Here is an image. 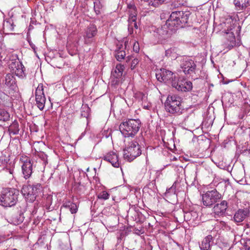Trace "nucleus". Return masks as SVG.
<instances>
[{
    "mask_svg": "<svg viewBox=\"0 0 250 250\" xmlns=\"http://www.w3.org/2000/svg\"><path fill=\"white\" fill-rule=\"evenodd\" d=\"M139 60L138 59H134L132 61V62H131V66H130V67H131V69H133L135 68V66H136V65L139 63Z\"/></svg>",
    "mask_w": 250,
    "mask_h": 250,
    "instance_id": "38",
    "label": "nucleus"
},
{
    "mask_svg": "<svg viewBox=\"0 0 250 250\" xmlns=\"http://www.w3.org/2000/svg\"><path fill=\"white\" fill-rule=\"evenodd\" d=\"M228 208V202L226 200H223L220 203L214 205L213 208V213L217 216H225Z\"/></svg>",
    "mask_w": 250,
    "mask_h": 250,
    "instance_id": "17",
    "label": "nucleus"
},
{
    "mask_svg": "<svg viewBox=\"0 0 250 250\" xmlns=\"http://www.w3.org/2000/svg\"><path fill=\"white\" fill-rule=\"evenodd\" d=\"M247 250H250V247L248 248Z\"/></svg>",
    "mask_w": 250,
    "mask_h": 250,
    "instance_id": "46",
    "label": "nucleus"
},
{
    "mask_svg": "<svg viewBox=\"0 0 250 250\" xmlns=\"http://www.w3.org/2000/svg\"><path fill=\"white\" fill-rule=\"evenodd\" d=\"M97 33V29L94 24H90L85 30L83 38L85 44H90L93 42L94 37Z\"/></svg>",
    "mask_w": 250,
    "mask_h": 250,
    "instance_id": "14",
    "label": "nucleus"
},
{
    "mask_svg": "<svg viewBox=\"0 0 250 250\" xmlns=\"http://www.w3.org/2000/svg\"><path fill=\"white\" fill-rule=\"evenodd\" d=\"M125 68V67L124 65L120 63L117 64L115 68L112 70L111 74L115 76L122 77Z\"/></svg>",
    "mask_w": 250,
    "mask_h": 250,
    "instance_id": "26",
    "label": "nucleus"
},
{
    "mask_svg": "<svg viewBox=\"0 0 250 250\" xmlns=\"http://www.w3.org/2000/svg\"><path fill=\"white\" fill-rule=\"evenodd\" d=\"M133 29H129V25H128V30L129 32L130 33V34L133 33Z\"/></svg>",
    "mask_w": 250,
    "mask_h": 250,
    "instance_id": "43",
    "label": "nucleus"
},
{
    "mask_svg": "<svg viewBox=\"0 0 250 250\" xmlns=\"http://www.w3.org/2000/svg\"><path fill=\"white\" fill-rule=\"evenodd\" d=\"M89 110L90 109L88 106H84L82 107L81 111V116L87 118L89 114Z\"/></svg>",
    "mask_w": 250,
    "mask_h": 250,
    "instance_id": "34",
    "label": "nucleus"
},
{
    "mask_svg": "<svg viewBox=\"0 0 250 250\" xmlns=\"http://www.w3.org/2000/svg\"><path fill=\"white\" fill-rule=\"evenodd\" d=\"M8 131L10 134H18L19 131V124L17 122H14L9 126Z\"/></svg>",
    "mask_w": 250,
    "mask_h": 250,
    "instance_id": "28",
    "label": "nucleus"
},
{
    "mask_svg": "<svg viewBox=\"0 0 250 250\" xmlns=\"http://www.w3.org/2000/svg\"><path fill=\"white\" fill-rule=\"evenodd\" d=\"M35 97L36 105L40 110H43L46 102V98L42 83H40L37 87L35 91Z\"/></svg>",
    "mask_w": 250,
    "mask_h": 250,
    "instance_id": "11",
    "label": "nucleus"
},
{
    "mask_svg": "<svg viewBox=\"0 0 250 250\" xmlns=\"http://www.w3.org/2000/svg\"><path fill=\"white\" fill-rule=\"evenodd\" d=\"M125 45L121 44L118 46L117 49L115 51V56L116 59L118 61H121L125 59L126 55L125 49Z\"/></svg>",
    "mask_w": 250,
    "mask_h": 250,
    "instance_id": "21",
    "label": "nucleus"
},
{
    "mask_svg": "<svg viewBox=\"0 0 250 250\" xmlns=\"http://www.w3.org/2000/svg\"><path fill=\"white\" fill-rule=\"evenodd\" d=\"M166 1V0H158V1L159 2V3L161 4H162V3H163L165 1Z\"/></svg>",
    "mask_w": 250,
    "mask_h": 250,
    "instance_id": "44",
    "label": "nucleus"
},
{
    "mask_svg": "<svg viewBox=\"0 0 250 250\" xmlns=\"http://www.w3.org/2000/svg\"><path fill=\"white\" fill-rule=\"evenodd\" d=\"M141 147L135 140L128 143L124 150V157L128 161H132L141 154Z\"/></svg>",
    "mask_w": 250,
    "mask_h": 250,
    "instance_id": "6",
    "label": "nucleus"
},
{
    "mask_svg": "<svg viewBox=\"0 0 250 250\" xmlns=\"http://www.w3.org/2000/svg\"><path fill=\"white\" fill-rule=\"evenodd\" d=\"M3 84L5 88L9 91V94L12 93L18 90L16 79L13 74H7L3 80Z\"/></svg>",
    "mask_w": 250,
    "mask_h": 250,
    "instance_id": "12",
    "label": "nucleus"
},
{
    "mask_svg": "<svg viewBox=\"0 0 250 250\" xmlns=\"http://www.w3.org/2000/svg\"><path fill=\"white\" fill-rule=\"evenodd\" d=\"M21 161L23 162L22 165V171L25 179L30 177L32 173V164L31 163L30 159L27 157H22Z\"/></svg>",
    "mask_w": 250,
    "mask_h": 250,
    "instance_id": "16",
    "label": "nucleus"
},
{
    "mask_svg": "<svg viewBox=\"0 0 250 250\" xmlns=\"http://www.w3.org/2000/svg\"><path fill=\"white\" fill-rule=\"evenodd\" d=\"M176 85H173V87L176 90L181 92H187L191 90L192 88V83L190 81H186L185 79L179 80L178 79L176 81Z\"/></svg>",
    "mask_w": 250,
    "mask_h": 250,
    "instance_id": "15",
    "label": "nucleus"
},
{
    "mask_svg": "<svg viewBox=\"0 0 250 250\" xmlns=\"http://www.w3.org/2000/svg\"><path fill=\"white\" fill-rule=\"evenodd\" d=\"M233 3L235 9L240 12L245 11L250 5L249 0H233Z\"/></svg>",
    "mask_w": 250,
    "mask_h": 250,
    "instance_id": "20",
    "label": "nucleus"
},
{
    "mask_svg": "<svg viewBox=\"0 0 250 250\" xmlns=\"http://www.w3.org/2000/svg\"><path fill=\"white\" fill-rule=\"evenodd\" d=\"M109 197V194L105 191H103L98 195V198L104 200H107Z\"/></svg>",
    "mask_w": 250,
    "mask_h": 250,
    "instance_id": "35",
    "label": "nucleus"
},
{
    "mask_svg": "<svg viewBox=\"0 0 250 250\" xmlns=\"http://www.w3.org/2000/svg\"><path fill=\"white\" fill-rule=\"evenodd\" d=\"M9 68L12 73L19 78H23L26 76L25 67L19 59L12 61L9 64Z\"/></svg>",
    "mask_w": 250,
    "mask_h": 250,
    "instance_id": "10",
    "label": "nucleus"
},
{
    "mask_svg": "<svg viewBox=\"0 0 250 250\" xmlns=\"http://www.w3.org/2000/svg\"><path fill=\"white\" fill-rule=\"evenodd\" d=\"M29 42V45L30 46V47L34 50V51L35 52V50H36V46L35 45L32 43L30 41H28Z\"/></svg>",
    "mask_w": 250,
    "mask_h": 250,
    "instance_id": "42",
    "label": "nucleus"
},
{
    "mask_svg": "<svg viewBox=\"0 0 250 250\" xmlns=\"http://www.w3.org/2000/svg\"><path fill=\"white\" fill-rule=\"evenodd\" d=\"M62 207L65 208L69 209L72 214L76 213L78 210V207L77 205L70 201L64 202Z\"/></svg>",
    "mask_w": 250,
    "mask_h": 250,
    "instance_id": "23",
    "label": "nucleus"
},
{
    "mask_svg": "<svg viewBox=\"0 0 250 250\" xmlns=\"http://www.w3.org/2000/svg\"><path fill=\"white\" fill-rule=\"evenodd\" d=\"M202 197L203 205L211 207L222 198V195L214 188L204 192Z\"/></svg>",
    "mask_w": 250,
    "mask_h": 250,
    "instance_id": "7",
    "label": "nucleus"
},
{
    "mask_svg": "<svg viewBox=\"0 0 250 250\" xmlns=\"http://www.w3.org/2000/svg\"><path fill=\"white\" fill-rule=\"evenodd\" d=\"M141 124V121L139 119H129L122 122L119 126V129L125 137H132L138 132Z\"/></svg>",
    "mask_w": 250,
    "mask_h": 250,
    "instance_id": "4",
    "label": "nucleus"
},
{
    "mask_svg": "<svg viewBox=\"0 0 250 250\" xmlns=\"http://www.w3.org/2000/svg\"><path fill=\"white\" fill-rule=\"evenodd\" d=\"M121 77L115 76L111 74L110 77V83L111 86L116 87L121 82Z\"/></svg>",
    "mask_w": 250,
    "mask_h": 250,
    "instance_id": "30",
    "label": "nucleus"
},
{
    "mask_svg": "<svg viewBox=\"0 0 250 250\" xmlns=\"http://www.w3.org/2000/svg\"><path fill=\"white\" fill-rule=\"evenodd\" d=\"M219 226L223 229H230V227L228 226L227 223L224 221H220L219 223Z\"/></svg>",
    "mask_w": 250,
    "mask_h": 250,
    "instance_id": "39",
    "label": "nucleus"
},
{
    "mask_svg": "<svg viewBox=\"0 0 250 250\" xmlns=\"http://www.w3.org/2000/svg\"><path fill=\"white\" fill-rule=\"evenodd\" d=\"M42 190V187L41 184L36 183L32 185H23L21 191L26 201L32 203L36 200L38 194L41 193Z\"/></svg>",
    "mask_w": 250,
    "mask_h": 250,
    "instance_id": "5",
    "label": "nucleus"
},
{
    "mask_svg": "<svg viewBox=\"0 0 250 250\" xmlns=\"http://www.w3.org/2000/svg\"><path fill=\"white\" fill-rule=\"evenodd\" d=\"M159 74H156V77L159 81H162L167 84H170L172 86L176 85V82L178 79L177 74L172 72L165 69H161L160 77Z\"/></svg>",
    "mask_w": 250,
    "mask_h": 250,
    "instance_id": "8",
    "label": "nucleus"
},
{
    "mask_svg": "<svg viewBox=\"0 0 250 250\" xmlns=\"http://www.w3.org/2000/svg\"><path fill=\"white\" fill-rule=\"evenodd\" d=\"M148 5L154 7H158L160 4L159 3L158 0H149Z\"/></svg>",
    "mask_w": 250,
    "mask_h": 250,
    "instance_id": "36",
    "label": "nucleus"
},
{
    "mask_svg": "<svg viewBox=\"0 0 250 250\" xmlns=\"http://www.w3.org/2000/svg\"><path fill=\"white\" fill-rule=\"evenodd\" d=\"M9 172H10V173L12 174L13 170H9Z\"/></svg>",
    "mask_w": 250,
    "mask_h": 250,
    "instance_id": "45",
    "label": "nucleus"
},
{
    "mask_svg": "<svg viewBox=\"0 0 250 250\" xmlns=\"http://www.w3.org/2000/svg\"><path fill=\"white\" fill-rule=\"evenodd\" d=\"M133 49L134 52L136 53H138L140 50L139 44L138 42H135L134 43Z\"/></svg>",
    "mask_w": 250,
    "mask_h": 250,
    "instance_id": "40",
    "label": "nucleus"
},
{
    "mask_svg": "<svg viewBox=\"0 0 250 250\" xmlns=\"http://www.w3.org/2000/svg\"><path fill=\"white\" fill-rule=\"evenodd\" d=\"M165 55L168 58H171V59H176L178 56L177 48L173 47L166 50Z\"/></svg>",
    "mask_w": 250,
    "mask_h": 250,
    "instance_id": "25",
    "label": "nucleus"
},
{
    "mask_svg": "<svg viewBox=\"0 0 250 250\" xmlns=\"http://www.w3.org/2000/svg\"><path fill=\"white\" fill-rule=\"evenodd\" d=\"M185 218H187L188 220L195 221L198 217V213L195 211H190L187 212L185 214Z\"/></svg>",
    "mask_w": 250,
    "mask_h": 250,
    "instance_id": "27",
    "label": "nucleus"
},
{
    "mask_svg": "<svg viewBox=\"0 0 250 250\" xmlns=\"http://www.w3.org/2000/svg\"><path fill=\"white\" fill-rule=\"evenodd\" d=\"M127 7L128 8L129 18H132L133 14L134 15V19H136L137 11L135 5L133 4H129L128 5Z\"/></svg>",
    "mask_w": 250,
    "mask_h": 250,
    "instance_id": "31",
    "label": "nucleus"
},
{
    "mask_svg": "<svg viewBox=\"0 0 250 250\" xmlns=\"http://www.w3.org/2000/svg\"><path fill=\"white\" fill-rule=\"evenodd\" d=\"M235 44V39L234 36L232 34V36L230 38V42L229 44V46L230 47H232Z\"/></svg>",
    "mask_w": 250,
    "mask_h": 250,
    "instance_id": "41",
    "label": "nucleus"
},
{
    "mask_svg": "<svg viewBox=\"0 0 250 250\" xmlns=\"http://www.w3.org/2000/svg\"><path fill=\"white\" fill-rule=\"evenodd\" d=\"M103 159L110 163L112 166L115 167H120L118 155L113 151H110L106 154L103 157Z\"/></svg>",
    "mask_w": 250,
    "mask_h": 250,
    "instance_id": "18",
    "label": "nucleus"
},
{
    "mask_svg": "<svg viewBox=\"0 0 250 250\" xmlns=\"http://www.w3.org/2000/svg\"><path fill=\"white\" fill-rule=\"evenodd\" d=\"M133 16L132 17V18H129L128 20L129 28L133 29L134 27L135 28L137 29L138 26L137 24L136 19H134V15L133 14Z\"/></svg>",
    "mask_w": 250,
    "mask_h": 250,
    "instance_id": "32",
    "label": "nucleus"
},
{
    "mask_svg": "<svg viewBox=\"0 0 250 250\" xmlns=\"http://www.w3.org/2000/svg\"><path fill=\"white\" fill-rule=\"evenodd\" d=\"M249 215V211L247 209H239L234 214V221L237 223H240L244 220Z\"/></svg>",
    "mask_w": 250,
    "mask_h": 250,
    "instance_id": "19",
    "label": "nucleus"
},
{
    "mask_svg": "<svg viewBox=\"0 0 250 250\" xmlns=\"http://www.w3.org/2000/svg\"><path fill=\"white\" fill-rule=\"evenodd\" d=\"M181 67L185 74L190 75L192 76L193 74L195 73L196 65L192 60L186 59L183 60Z\"/></svg>",
    "mask_w": 250,
    "mask_h": 250,
    "instance_id": "13",
    "label": "nucleus"
},
{
    "mask_svg": "<svg viewBox=\"0 0 250 250\" xmlns=\"http://www.w3.org/2000/svg\"><path fill=\"white\" fill-rule=\"evenodd\" d=\"M188 15L183 11H176L170 14L166 23L171 30L175 31L178 28L183 27L188 22Z\"/></svg>",
    "mask_w": 250,
    "mask_h": 250,
    "instance_id": "1",
    "label": "nucleus"
},
{
    "mask_svg": "<svg viewBox=\"0 0 250 250\" xmlns=\"http://www.w3.org/2000/svg\"><path fill=\"white\" fill-rule=\"evenodd\" d=\"M94 9L95 12L97 14L100 13V9L102 8V5L101 1L99 0H96L94 2Z\"/></svg>",
    "mask_w": 250,
    "mask_h": 250,
    "instance_id": "33",
    "label": "nucleus"
},
{
    "mask_svg": "<svg viewBox=\"0 0 250 250\" xmlns=\"http://www.w3.org/2000/svg\"><path fill=\"white\" fill-rule=\"evenodd\" d=\"M19 195V190L15 188H4L1 192L0 204L5 207L13 206L18 201Z\"/></svg>",
    "mask_w": 250,
    "mask_h": 250,
    "instance_id": "2",
    "label": "nucleus"
},
{
    "mask_svg": "<svg viewBox=\"0 0 250 250\" xmlns=\"http://www.w3.org/2000/svg\"><path fill=\"white\" fill-rule=\"evenodd\" d=\"M166 111L172 114L180 115L184 110L182 98L176 95H168L165 103Z\"/></svg>",
    "mask_w": 250,
    "mask_h": 250,
    "instance_id": "3",
    "label": "nucleus"
},
{
    "mask_svg": "<svg viewBox=\"0 0 250 250\" xmlns=\"http://www.w3.org/2000/svg\"><path fill=\"white\" fill-rule=\"evenodd\" d=\"M86 171H89V168H87Z\"/></svg>",
    "mask_w": 250,
    "mask_h": 250,
    "instance_id": "47",
    "label": "nucleus"
},
{
    "mask_svg": "<svg viewBox=\"0 0 250 250\" xmlns=\"http://www.w3.org/2000/svg\"><path fill=\"white\" fill-rule=\"evenodd\" d=\"M3 30L5 32L12 31L14 28V22L13 20L8 19L5 20L3 23Z\"/></svg>",
    "mask_w": 250,
    "mask_h": 250,
    "instance_id": "24",
    "label": "nucleus"
},
{
    "mask_svg": "<svg viewBox=\"0 0 250 250\" xmlns=\"http://www.w3.org/2000/svg\"><path fill=\"white\" fill-rule=\"evenodd\" d=\"M213 237L211 235L207 236L199 244L201 250H208L210 248V243L212 241Z\"/></svg>",
    "mask_w": 250,
    "mask_h": 250,
    "instance_id": "22",
    "label": "nucleus"
},
{
    "mask_svg": "<svg viewBox=\"0 0 250 250\" xmlns=\"http://www.w3.org/2000/svg\"><path fill=\"white\" fill-rule=\"evenodd\" d=\"M39 156L43 161V163L45 164L47 163V156L45 154H44L43 152H40L39 154Z\"/></svg>",
    "mask_w": 250,
    "mask_h": 250,
    "instance_id": "37",
    "label": "nucleus"
},
{
    "mask_svg": "<svg viewBox=\"0 0 250 250\" xmlns=\"http://www.w3.org/2000/svg\"><path fill=\"white\" fill-rule=\"evenodd\" d=\"M10 119L9 113L3 109H0V121L6 122Z\"/></svg>",
    "mask_w": 250,
    "mask_h": 250,
    "instance_id": "29",
    "label": "nucleus"
},
{
    "mask_svg": "<svg viewBox=\"0 0 250 250\" xmlns=\"http://www.w3.org/2000/svg\"><path fill=\"white\" fill-rule=\"evenodd\" d=\"M172 31H173L170 30L169 26L165 23L161 27L155 28L154 36L158 40L159 42L163 43L170 37Z\"/></svg>",
    "mask_w": 250,
    "mask_h": 250,
    "instance_id": "9",
    "label": "nucleus"
}]
</instances>
